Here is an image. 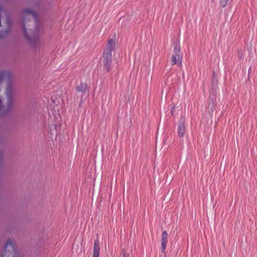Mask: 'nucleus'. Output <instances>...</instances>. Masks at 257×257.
<instances>
[{"label":"nucleus","mask_w":257,"mask_h":257,"mask_svg":"<svg viewBox=\"0 0 257 257\" xmlns=\"http://www.w3.org/2000/svg\"><path fill=\"white\" fill-rule=\"evenodd\" d=\"M228 0H220V5L221 7H224L227 4Z\"/></svg>","instance_id":"nucleus-12"},{"label":"nucleus","mask_w":257,"mask_h":257,"mask_svg":"<svg viewBox=\"0 0 257 257\" xmlns=\"http://www.w3.org/2000/svg\"><path fill=\"white\" fill-rule=\"evenodd\" d=\"M243 56H244V54H243V51L240 49L238 50L237 57H238V59L241 60L243 58Z\"/></svg>","instance_id":"nucleus-11"},{"label":"nucleus","mask_w":257,"mask_h":257,"mask_svg":"<svg viewBox=\"0 0 257 257\" xmlns=\"http://www.w3.org/2000/svg\"><path fill=\"white\" fill-rule=\"evenodd\" d=\"M2 157V152L0 151V161H1Z\"/></svg>","instance_id":"nucleus-15"},{"label":"nucleus","mask_w":257,"mask_h":257,"mask_svg":"<svg viewBox=\"0 0 257 257\" xmlns=\"http://www.w3.org/2000/svg\"><path fill=\"white\" fill-rule=\"evenodd\" d=\"M15 254L14 241L8 239L4 245V250L2 257H13Z\"/></svg>","instance_id":"nucleus-4"},{"label":"nucleus","mask_w":257,"mask_h":257,"mask_svg":"<svg viewBox=\"0 0 257 257\" xmlns=\"http://www.w3.org/2000/svg\"><path fill=\"white\" fill-rule=\"evenodd\" d=\"M185 121L184 117H181L179 120L178 134L179 138H182L184 137L186 132Z\"/></svg>","instance_id":"nucleus-5"},{"label":"nucleus","mask_w":257,"mask_h":257,"mask_svg":"<svg viewBox=\"0 0 257 257\" xmlns=\"http://www.w3.org/2000/svg\"><path fill=\"white\" fill-rule=\"evenodd\" d=\"M121 252L123 255V257H129L128 253H127L124 249H122Z\"/></svg>","instance_id":"nucleus-13"},{"label":"nucleus","mask_w":257,"mask_h":257,"mask_svg":"<svg viewBox=\"0 0 257 257\" xmlns=\"http://www.w3.org/2000/svg\"><path fill=\"white\" fill-rule=\"evenodd\" d=\"M168 234L166 231H164L162 234L161 237V246H162V252H164L165 250V248L166 247V245L168 242Z\"/></svg>","instance_id":"nucleus-6"},{"label":"nucleus","mask_w":257,"mask_h":257,"mask_svg":"<svg viewBox=\"0 0 257 257\" xmlns=\"http://www.w3.org/2000/svg\"><path fill=\"white\" fill-rule=\"evenodd\" d=\"M100 250V244L99 240L96 239L94 241L93 250V257H99Z\"/></svg>","instance_id":"nucleus-7"},{"label":"nucleus","mask_w":257,"mask_h":257,"mask_svg":"<svg viewBox=\"0 0 257 257\" xmlns=\"http://www.w3.org/2000/svg\"><path fill=\"white\" fill-rule=\"evenodd\" d=\"M175 111V105H173V106L171 108V113L172 115H174Z\"/></svg>","instance_id":"nucleus-14"},{"label":"nucleus","mask_w":257,"mask_h":257,"mask_svg":"<svg viewBox=\"0 0 257 257\" xmlns=\"http://www.w3.org/2000/svg\"><path fill=\"white\" fill-rule=\"evenodd\" d=\"M15 79L6 71L0 72V116L8 113L13 108L16 93Z\"/></svg>","instance_id":"nucleus-1"},{"label":"nucleus","mask_w":257,"mask_h":257,"mask_svg":"<svg viewBox=\"0 0 257 257\" xmlns=\"http://www.w3.org/2000/svg\"><path fill=\"white\" fill-rule=\"evenodd\" d=\"M20 25L23 34L29 45L36 48L40 46V29L33 20L36 15V11L31 8L23 9L20 13Z\"/></svg>","instance_id":"nucleus-2"},{"label":"nucleus","mask_w":257,"mask_h":257,"mask_svg":"<svg viewBox=\"0 0 257 257\" xmlns=\"http://www.w3.org/2000/svg\"><path fill=\"white\" fill-rule=\"evenodd\" d=\"M115 45L114 39H109L103 53V66L107 71L112 60V52L115 50Z\"/></svg>","instance_id":"nucleus-3"},{"label":"nucleus","mask_w":257,"mask_h":257,"mask_svg":"<svg viewBox=\"0 0 257 257\" xmlns=\"http://www.w3.org/2000/svg\"><path fill=\"white\" fill-rule=\"evenodd\" d=\"M76 89L79 92L85 91L87 90V85L85 83H81L77 86Z\"/></svg>","instance_id":"nucleus-9"},{"label":"nucleus","mask_w":257,"mask_h":257,"mask_svg":"<svg viewBox=\"0 0 257 257\" xmlns=\"http://www.w3.org/2000/svg\"><path fill=\"white\" fill-rule=\"evenodd\" d=\"M180 46L179 44H176L174 47L173 54L174 55H180Z\"/></svg>","instance_id":"nucleus-10"},{"label":"nucleus","mask_w":257,"mask_h":257,"mask_svg":"<svg viewBox=\"0 0 257 257\" xmlns=\"http://www.w3.org/2000/svg\"><path fill=\"white\" fill-rule=\"evenodd\" d=\"M172 64L175 65L179 61H181V56L177 55H172L171 58Z\"/></svg>","instance_id":"nucleus-8"}]
</instances>
